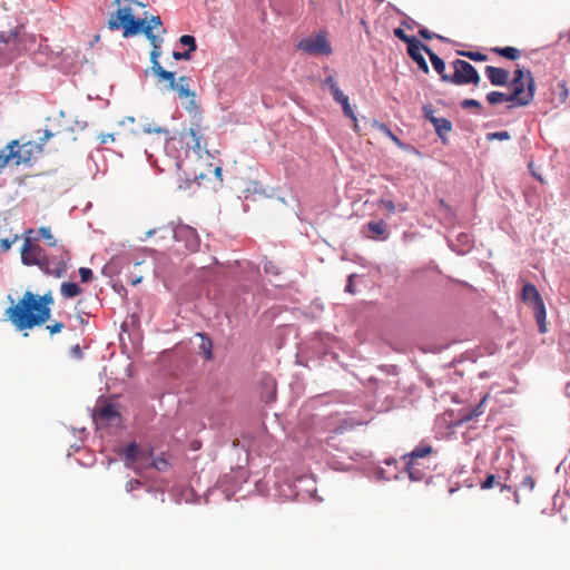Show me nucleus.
Masks as SVG:
<instances>
[{"label":"nucleus","instance_id":"1","mask_svg":"<svg viewBox=\"0 0 570 570\" xmlns=\"http://www.w3.org/2000/svg\"><path fill=\"white\" fill-rule=\"evenodd\" d=\"M52 304L53 296L51 291L43 295H37L27 291L16 304L6 309L4 315L17 331L32 330L45 324L50 318V306Z\"/></svg>","mask_w":570,"mask_h":570},{"label":"nucleus","instance_id":"2","mask_svg":"<svg viewBox=\"0 0 570 570\" xmlns=\"http://www.w3.org/2000/svg\"><path fill=\"white\" fill-rule=\"evenodd\" d=\"M27 236L21 247V261L26 266H38L48 276L63 278L67 275L68 265L71 259L70 252L65 247H57L47 253L38 243Z\"/></svg>","mask_w":570,"mask_h":570},{"label":"nucleus","instance_id":"3","mask_svg":"<svg viewBox=\"0 0 570 570\" xmlns=\"http://www.w3.org/2000/svg\"><path fill=\"white\" fill-rule=\"evenodd\" d=\"M127 3L120 6L115 13H112L108 20V28L110 30H118L122 28V36L128 38L130 36L138 35L141 31V26L145 23V19L135 18L132 6L144 4L135 0H125ZM120 3V0H116Z\"/></svg>","mask_w":570,"mask_h":570},{"label":"nucleus","instance_id":"4","mask_svg":"<svg viewBox=\"0 0 570 570\" xmlns=\"http://www.w3.org/2000/svg\"><path fill=\"white\" fill-rule=\"evenodd\" d=\"M41 151L42 144L27 141L20 145L18 140H11L3 149H0V169L11 163L16 166L29 164Z\"/></svg>","mask_w":570,"mask_h":570},{"label":"nucleus","instance_id":"5","mask_svg":"<svg viewBox=\"0 0 570 570\" xmlns=\"http://www.w3.org/2000/svg\"><path fill=\"white\" fill-rule=\"evenodd\" d=\"M511 85L510 98L513 99V105H509L508 108L524 107L533 100L535 82L530 70L515 69Z\"/></svg>","mask_w":570,"mask_h":570},{"label":"nucleus","instance_id":"6","mask_svg":"<svg viewBox=\"0 0 570 570\" xmlns=\"http://www.w3.org/2000/svg\"><path fill=\"white\" fill-rule=\"evenodd\" d=\"M434 452L431 444L422 442L412 452L402 455L405 470L412 481H422L426 475V468L422 461L429 460Z\"/></svg>","mask_w":570,"mask_h":570},{"label":"nucleus","instance_id":"7","mask_svg":"<svg viewBox=\"0 0 570 570\" xmlns=\"http://www.w3.org/2000/svg\"><path fill=\"white\" fill-rule=\"evenodd\" d=\"M521 298L525 304H529L534 313V318L541 334L547 332V312L543 299L533 284H525L521 292Z\"/></svg>","mask_w":570,"mask_h":570},{"label":"nucleus","instance_id":"8","mask_svg":"<svg viewBox=\"0 0 570 570\" xmlns=\"http://www.w3.org/2000/svg\"><path fill=\"white\" fill-rule=\"evenodd\" d=\"M454 72L450 76H443V81L458 86L473 83L479 85L481 78L476 69L465 60L456 59L452 62Z\"/></svg>","mask_w":570,"mask_h":570},{"label":"nucleus","instance_id":"9","mask_svg":"<svg viewBox=\"0 0 570 570\" xmlns=\"http://www.w3.org/2000/svg\"><path fill=\"white\" fill-rule=\"evenodd\" d=\"M296 48L312 56H328L332 53V47L324 32L318 33L316 37H307L299 40Z\"/></svg>","mask_w":570,"mask_h":570},{"label":"nucleus","instance_id":"10","mask_svg":"<svg viewBox=\"0 0 570 570\" xmlns=\"http://www.w3.org/2000/svg\"><path fill=\"white\" fill-rule=\"evenodd\" d=\"M425 118L434 126V129L443 144L448 142V135L452 130V124L446 118H439L433 115L430 106L423 107Z\"/></svg>","mask_w":570,"mask_h":570},{"label":"nucleus","instance_id":"11","mask_svg":"<svg viewBox=\"0 0 570 570\" xmlns=\"http://www.w3.org/2000/svg\"><path fill=\"white\" fill-rule=\"evenodd\" d=\"M94 417L96 422L111 423L120 419V413L116 404L102 401L96 406Z\"/></svg>","mask_w":570,"mask_h":570},{"label":"nucleus","instance_id":"12","mask_svg":"<svg viewBox=\"0 0 570 570\" xmlns=\"http://www.w3.org/2000/svg\"><path fill=\"white\" fill-rule=\"evenodd\" d=\"M485 75L493 86H505L510 77L508 70L493 66L485 67Z\"/></svg>","mask_w":570,"mask_h":570},{"label":"nucleus","instance_id":"13","mask_svg":"<svg viewBox=\"0 0 570 570\" xmlns=\"http://www.w3.org/2000/svg\"><path fill=\"white\" fill-rule=\"evenodd\" d=\"M146 38L149 40L153 49L150 51V61L151 67L150 70L156 69V65H160L158 59L161 56V43L163 39L158 36H156L154 32H150L149 29L146 30Z\"/></svg>","mask_w":570,"mask_h":570},{"label":"nucleus","instance_id":"14","mask_svg":"<svg viewBox=\"0 0 570 570\" xmlns=\"http://www.w3.org/2000/svg\"><path fill=\"white\" fill-rule=\"evenodd\" d=\"M425 48H429L428 46L423 45L420 40L419 43H414L411 47H407V53L409 56L417 63L419 68L424 72L429 73L430 69L429 66L422 55V50L425 51Z\"/></svg>","mask_w":570,"mask_h":570},{"label":"nucleus","instance_id":"15","mask_svg":"<svg viewBox=\"0 0 570 570\" xmlns=\"http://www.w3.org/2000/svg\"><path fill=\"white\" fill-rule=\"evenodd\" d=\"M121 455L128 468H135V463L144 456V451L136 443H130L121 451Z\"/></svg>","mask_w":570,"mask_h":570},{"label":"nucleus","instance_id":"16","mask_svg":"<svg viewBox=\"0 0 570 570\" xmlns=\"http://www.w3.org/2000/svg\"><path fill=\"white\" fill-rule=\"evenodd\" d=\"M170 90L176 91L180 99L195 97V92L193 90H190V87H189V78L186 76L179 77V79L177 81H175V83L170 88Z\"/></svg>","mask_w":570,"mask_h":570},{"label":"nucleus","instance_id":"17","mask_svg":"<svg viewBox=\"0 0 570 570\" xmlns=\"http://www.w3.org/2000/svg\"><path fill=\"white\" fill-rule=\"evenodd\" d=\"M366 228L371 233L368 235V237L372 239L384 240L389 236L387 230H386V224L383 220L370 222L366 225Z\"/></svg>","mask_w":570,"mask_h":570},{"label":"nucleus","instance_id":"18","mask_svg":"<svg viewBox=\"0 0 570 570\" xmlns=\"http://www.w3.org/2000/svg\"><path fill=\"white\" fill-rule=\"evenodd\" d=\"M187 135L191 138V148L196 154H200L205 149V145H203L204 136L200 134V126L196 124L194 127H190Z\"/></svg>","mask_w":570,"mask_h":570},{"label":"nucleus","instance_id":"19","mask_svg":"<svg viewBox=\"0 0 570 570\" xmlns=\"http://www.w3.org/2000/svg\"><path fill=\"white\" fill-rule=\"evenodd\" d=\"M82 293L81 287L73 282H63L60 285V294L63 298H73Z\"/></svg>","mask_w":570,"mask_h":570},{"label":"nucleus","instance_id":"20","mask_svg":"<svg viewBox=\"0 0 570 570\" xmlns=\"http://www.w3.org/2000/svg\"><path fill=\"white\" fill-rule=\"evenodd\" d=\"M151 72L159 81H166L168 83V89H170L176 81L175 72L165 70L161 65H156V69L151 70Z\"/></svg>","mask_w":570,"mask_h":570},{"label":"nucleus","instance_id":"21","mask_svg":"<svg viewBox=\"0 0 570 570\" xmlns=\"http://www.w3.org/2000/svg\"><path fill=\"white\" fill-rule=\"evenodd\" d=\"M425 52L428 53L434 70L441 76V79L443 80V76H449L445 73V63L443 59L434 53L431 48H425Z\"/></svg>","mask_w":570,"mask_h":570},{"label":"nucleus","instance_id":"22","mask_svg":"<svg viewBox=\"0 0 570 570\" xmlns=\"http://www.w3.org/2000/svg\"><path fill=\"white\" fill-rule=\"evenodd\" d=\"M487 101L490 105H498L502 102H510L513 105V99L510 98V94H503L500 91H491L487 95Z\"/></svg>","mask_w":570,"mask_h":570},{"label":"nucleus","instance_id":"23","mask_svg":"<svg viewBox=\"0 0 570 570\" xmlns=\"http://www.w3.org/2000/svg\"><path fill=\"white\" fill-rule=\"evenodd\" d=\"M492 51L498 53L499 56L510 59V60H517L521 56L520 50L514 47H504V48L495 47V48H492Z\"/></svg>","mask_w":570,"mask_h":570},{"label":"nucleus","instance_id":"24","mask_svg":"<svg viewBox=\"0 0 570 570\" xmlns=\"http://www.w3.org/2000/svg\"><path fill=\"white\" fill-rule=\"evenodd\" d=\"M38 234L47 242V245L49 247H52L53 250L57 249V247H61L62 245H58V239L52 235L51 229L49 227H40L38 229Z\"/></svg>","mask_w":570,"mask_h":570},{"label":"nucleus","instance_id":"25","mask_svg":"<svg viewBox=\"0 0 570 570\" xmlns=\"http://www.w3.org/2000/svg\"><path fill=\"white\" fill-rule=\"evenodd\" d=\"M197 336L202 338V343L199 345V350L204 353L206 360L213 358V343L210 338L205 333H197Z\"/></svg>","mask_w":570,"mask_h":570},{"label":"nucleus","instance_id":"26","mask_svg":"<svg viewBox=\"0 0 570 570\" xmlns=\"http://www.w3.org/2000/svg\"><path fill=\"white\" fill-rule=\"evenodd\" d=\"M487 399H488V394H485L481 399L480 403L469 414H464L462 416V421L469 422V421L473 420L474 417L482 415L484 413V404L487 402Z\"/></svg>","mask_w":570,"mask_h":570},{"label":"nucleus","instance_id":"27","mask_svg":"<svg viewBox=\"0 0 570 570\" xmlns=\"http://www.w3.org/2000/svg\"><path fill=\"white\" fill-rule=\"evenodd\" d=\"M341 105H342L343 114L353 121L354 130L358 131L360 130L358 121H357V118L355 116V112H354L352 106L350 105V100L347 99L344 102H342Z\"/></svg>","mask_w":570,"mask_h":570},{"label":"nucleus","instance_id":"28","mask_svg":"<svg viewBox=\"0 0 570 570\" xmlns=\"http://www.w3.org/2000/svg\"><path fill=\"white\" fill-rule=\"evenodd\" d=\"M142 131L145 134H164L166 137H165V142H168L169 141V137H168V130L160 127V126H157L155 124H151V122H147L142 126Z\"/></svg>","mask_w":570,"mask_h":570},{"label":"nucleus","instance_id":"29","mask_svg":"<svg viewBox=\"0 0 570 570\" xmlns=\"http://www.w3.org/2000/svg\"><path fill=\"white\" fill-rule=\"evenodd\" d=\"M163 22L159 16H154L150 18V20L147 22L145 20V23L141 26V31L146 36V30L149 29L150 32H154V29H161Z\"/></svg>","mask_w":570,"mask_h":570},{"label":"nucleus","instance_id":"30","mask_svg":"<svg viewBox=\"0 0 570 570\" xmlns=\"http://www.w3.org/2000/svg\"><path fill=\"white\" fill-rule=\"evenodd\" d=\"M374 126L385 136H387L395 145L402 146L401 140L391 131V129L382 122L375 121Z\"/></svg>","mask_w":570,"mask_h":570},{"label":"nucleus","instance_id":"31","mask_svg":"<svg viewBox=\"0 0 570 570\" xmlns=\"http://www.w3.org/2000/svg\"><path fill=\"white\" fill-rule=\"evenodd\" d=\"M394 36L399 38L401 41L405 42L407 47H411L414 43H419V39L413 36H407L403 29L396 28L393 31Z\"/></svg>","mask_w":570,"mask_h":570},{"label":"nucleus","instance_id":"32","mask_svg":"<svg viewBox=\"0 0 570 570\" xmlns=\"http://www.w3.org/2000/svg\"><path fill=\"white\" fill-rule=\"evenodd\" d=\"M0 39L2 42H4L8 46H12L14 49H17L19 39L18 33L14 31H10L7 36L2 32L0 35Z\"/></svg>","mask_w":570,"mask_h":570},{"label":"nucleus","instance_id":"33","mask_svg":"<svg viewBox=\"0 0 570 570\" xmlns=\"http://www.w3.org/2000/svg\"><path fill=\"white\" fill-rule=\"evenodd\" d=\"M459 55L466 57L473 61H485L488 56L479 51H459Z\"/></svg>","mask_w":570,"mask_h":570},{"label":"nucleus","instance_id":"34","mask_svg":"<svg viewBox=\"0 0 570 570\" xmlns=\"http://www.w3.org/2000/svg\"><path fill=\"white\" fill-rule=\"evenodd\" d=\"M179 42L183 46H187L190 53L197 49L196 40L193 36L184 35L180 37Z\"/></svg>","mask_w":570,"mask_h":570},{"label":"nucleus","instance_id":"35","mask_svg":"<svg viewBox=\"0 0 570 570\" xmlns=\"http://www.w3.org/2000/svg\"><path fill=\"white\" fill-rule=\"evenodd\" d=\"M487 139L489 141H491V140H509L510 139V134L507 130L489 132L487 135Z\"/></svg>","mask_w":570,"mask_h":570},{"label":"nucleus","instance_id":"36","mask_svg":"<svg viewBox=\"0 0 570 570\" xmlns=\"http://www.w3.org/2000/svg\"><path fill=\"white\" fill-rule=\"evenodd\" d=\"M151 466L158 471L165 472L168 470L169 463L167 462V460H165L163 458H158V459L153 460Z\"/></svg>","mask_w":570,"mask_h":570},{"label":"nucleus","instance_id":"37","mask_svg":"<svg viewBox=\"0 0 570 570\" xmlns=\"http://www.w3.org/2000/svg\"><path fill=\"white\" fill-rule=\"evenodd\" d=\"M498 484H500V483L498 482L497 476H495V475H493V474H489V475L484 479V481H482V483H481V488H482L483 490H488V489H492L494 485H498Z\"/></svg>","mask_w":570,"mask_h":570},{"label":"nucleus","instance_id":"38","mask_svg":"<svg viewBox=\"0 0 570 570\" xmlns=\"http://www.w3.org/2000/svg\"><path fill=\"white\" fill-rule=\"evenodd\" d=\"M79 275L82 283H89L92 278V271L88 267H80Z\"/></svg>","mask_w":570,"mask_h":570},{"label":"nucleus","instance_id":"39","mask_svg":"<svg viewBox=\"0 0 570 570\" xmlns=\"http://www.w3.org/2000/svg\"><path fill=\"white\" fill-rule=\"evenodd\" d=\"M331 94L333 96V99L338 104H342L348 99V97L344 95V92L338 87L331 90Z\"/></svg>","mask_w":570,"mask_h":570},{"label":"nucleus","instance_id":"40","mask_svg":"<svg viewBox=\"0 0 570 570\" xmlns=\"http://www.w3.org/2000/svg\"><path fill=\"white\" fill-rule=\"evenodd\" d=\"M461 107L463 109H468V108H476L478 110L482 109V105L480 104V101H478L475 99H464L461 102Z\"/></svg>","mask_w":570,"mask_h":570},{"label":"nucleus","instance_id":"41","mask_svg":"<svg viewBox=\"0 0 570 570\" xmlns=\"http://www.w3.org/2000/svg\"><path fill=\"white\" fill-rule=\"evenodd\" d=\"M380 206L385 208L389 213H394L396 207L392 199L382 198L380 199Z\"/></svg>","mask_w":570,"mask_h":570},{"label":"nucleus","instance_id":"42","mask_svg":"<svg viewBox=\"0 0 570 570\" xmlns=\"http://www.w3.org/2000/svg\"><path fill=\"white\" fill-rule=\"evenodd\" d=\"M63 327H65L63 323H61V322H53L52 324L47 325L46 328L49 331L50 335H55V334L60 333Z\"/></svg>","mask_w":570,"mask_h":570},{"label":"nucleus","instance_id":"43","mask_svg":"<svg viewBox=\"0 0 570 570\" xmlns=\"http://www.w3.org/2000/svg\"><path fill=\"white\" fill-rule=\"evenodd\" d=\"M523 488H527L528 490L532 491L535 485V481L531 475H525L521 482Z\"/></svg>","mask_w":570,"mask_h":570},{"label":"nucleus","instance_id":"44","mask_svg":"<svg viewBox=\"0 0 570 570\" xmlns=\"http://www.w3.org/2000/svg\"><path fill=\"white\" fill-rule=\"evenodd\" d=\"M173 57L176 60H189L190 59V52L189 51H174Z\"/></svg>","mask_w":570,"mask_h":570},{"label":"nucleus","instance_id":"45","mask_svg":"<svg viewBox=\"0 0 570 570\" xmlns=\"http://www.w3.org/2000/svg\"><path fill=\"white\" fill-rule=\"evenodd\" d=\"M324 85L328 87L330 91L338 87L334 76L332 75L326 77V79L324 80Z\"/></svg>","mask_w":570,"mask_h":570},{"label":"nucleus","instance_id":"46","mask_svg":"<svg viewBox=\"0 0 570 570\" xmlns=\"http://www.w3.org/2000/svg\"><path fill=\"white\" fill-rule=\"evenodd\" d=\"M70 353H71V356L77 360L82 358V351L78 344H76L75 346L71 347Z\"/></svg>","mask_w":570,"mask_h":570},{"label":"nucleus","instance_id":"47","mask_svg":"<svg viewBox=\"0 0 570 570\" xmlns=\"http://www.w3.org/2000/svg\"><path fill=\"white\" fill-rule=\"evenodd\" d=\"M100 144H108L115 141L114 134H102L99 136Z\"/></svg>","mask_w":570,"mask_h":570},{"label":"nucleus","instance_id":"48","mask_svg":"<svg viewBox=\"0 0 570 570\" xmlns=\"http://www.w3.org/2000/svg\"><path fill=\"white\" fill-rule=\"evenodd\" d=\"M419 35L423 38V39H426V40H431L435 35L432 33L431 31H429L428 29L425 28H422L419 30Z\"/></svg>","mask_w":570,"mask_h":570},{"label":"nucleus","instance_id":"49","mask_svg":"<svg viewBox=\"0 0 570 570\" xmlns=\"http://www.w3.org/2000/svg\"><path fill=\"white\" fill-rule=\"evenodd\" d=\"M12 240H9L8 238L0 240V248L4 252L9 250L12 246Z\"/></svg>","mask_w":570,"mask_h":570},{"label":"nucleus","instance_id":"50","mask_svg":"<svg viewBox=\"0 0 570 570\" xmlns=\"http://www.w3.org/2000/svg\"><path fill=\"white\" fill-rule=\"evenodd\" d=\"M140 485H141L140 481H138V480H130L129 482H127L126 489H127V491H131V490H134V488L140 487Z\"/></svg>","mask_w":570,"mask_h":570},{"label":"nucleus","instance_id":"51","mask_svg":"<svg viewBox=\"0 0 570 570\" xmlns=\"http://www.w3.org/2000/svg\"><path fill=\"white\" fill-rule=\"evenodd\" d=\"M264 269H265L266 273H272V274H275V275L278 274V271L276 269V267L272 263L265 264Z\"/></svg>","mask_w":570,"mask_h":570},{"label":"nucleus","instance_id":"52","mask_svg":"<svg viewBox=\"0 0 570 570\" xmlns=\"http://www.w3.org/2000/svg\"><path fill=\"white\" fill-rule=\"evenodd\" d=\"M53 135L49 130H45L43 137H41L39 140V144H42V146L48 141Z\"/></svg>","mask_w":570,"mask_h":570},{"label":"nucleus","instance_id":"53","mask_svg":"<svg viewBox=\"0 0 570 570\" xmlns=\"http://www.w3.org/2000/svg\"><path fill=\"white\" fill-rule=\"evenodd\" d=\"M560 87L562 89V95L566 98L568 96V89H567L566 83H560Z\"/></svg>","mask_w":570,"mask_h":570},{"label":"nucleus","instance_id":"54","mask_svg":"<svg viewBox=\"0 0 570 570\" xmlns=\"http://www.w3.org/2000/svg\"><path fill=\"white\" fill-rule=\"evenodd\" d=\"M215 175H216L217 177H220V176H222V168H220V167H216V168H215Z\"/></svg>","mask_w":570,"mask_h":570},{"label":"nucleus","instance_id":"55","mask_svg":"<svg viewBox=\"0 0 570 570\" xmlns=\"http://www.w3.org/2000/svg\"><path fill=\"white\" fill-rule=\"evenodd\" d=\"M460 239H462V242H466V243L469 242L468 235H464V234L460 235Z\"/></svg>","mask_w":570,"mask_h":570},{"label":"nucleus","instance_id":"56","mask_svg":"<svg viewBox=\"0 0 570 570\" xmlns=\"http://www.w3.org/2000/svg\"><path fill=\"white\" fill-rule=\"evenodd\" d=\"M351 279H352V276L350 277V283H348L346 289L352 293L353 289H352V282H351Z\"/></svg>","mask_w":570,"mask_h":570},{"label":"nucleus","instance_id":"57","mask_svg":"<svg viewBox=\"0 0 570 570\" xmlns=\"http://www.w3.org/2000/svg\"><path fill=\"white\" fill-rule=\"evenodd\" d=\"M139 282H140V278H138V279H136V281H132L131 283H132V285H136V284H137V283H139Z\"/></svg>","mask_w":570,"mask_h":570},{"label":"nucleus","instance_id":"58","mask_svg":"<svg viewBox=\"0 0 570 570\" xmlns=\"http://www.w3.org/2000/svg\"><path fill=\"white\" fill-rule=\"evenodd\" d=\"M568 40L570 41V31H569V33H568Z\"/></svg>","mask_w":570,"mask_h":570}]
</instances>
